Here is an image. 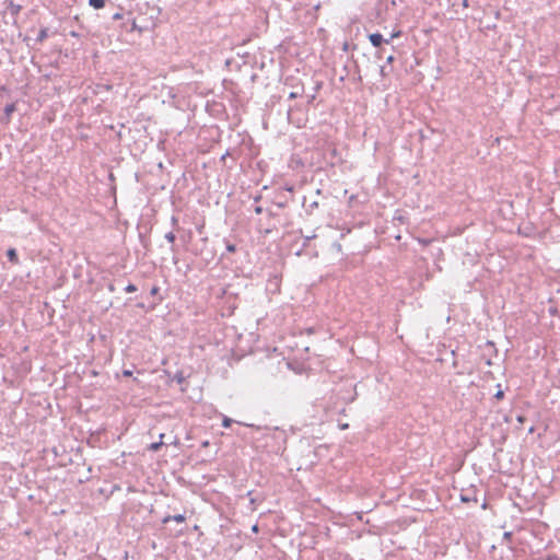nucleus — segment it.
<instances>
[{
	"instance_id": "1",
	"label": "nucleus",
	"mask_w": 560,
	"mask_h": 560,
	"mask_svg": "<svg viewBox=\"0 0 560 560\" xmlns=\"http://www.w3.org/2000/svg\"><path fill=\"white\" fill-rule=\"evenodd\" d=\"M369 39L374 47H380L383 44V42L388 43V40H384L383 36L380 33L371 34L369 36Z\"/></svg>"
},
{
	"instance_id": "2",
	"label": "nucleus",
	"mask_w": 560,
	"mask_h": 560,
	"mask_svg": "<svg viewBox=\"0 0 560 560\" xmlns=\"http://www.w3.org/2000/svg\"><path fill=\"white\" fill-rule=\"evenodd\" d=\"M186 517L183 514H177L174 516H166L163 518V523H168L170 521H175L176 523H184Z\"/></svg>"
},
{
	"instance_id": "3",
	"label": "nucleus",
	"mask_w": 560,
	"mask_h": 560,
	"mask_svg": "<svg viewBox=\"0 0 560 560\" xmlns=\"http://www.w3.org/2000/svg\"><path fill=\"white\" fill-rule=\"evenodd\" d=\"M7 257L12 264H19V257L15 248H9L7 250Z\"/></svg>"
},
{
	"instance_id": "4",
	"label": "nucleus",
	"mask_w": 560,
	"mask_h": 560,
	"mask_svg": "<svg viewBox=\"0 0 560 560\" xmlns=\"http://www.w3.org/2000/svg\"><path fill=\"white\" fill-rule=\"evenodd\" d=\"M106 0H89V4L94 9H103L105 7Z\"/></svg>"
},
{
	"instance_id": "5",
	"label": "nucleus",
	"mask_w": 560,
	"mask_h": 560,
	"mask_svg": "<svg viewBox=\"0 0 560 560\" xmlns=\"http://www.w3.org/2000/svg\"><path fill=\"white\" fill-rule=\"evenodd\" d=\"M161 445H162V442L152 443V444H150L149 450L156 452L161 447Z\"/></svg>"
},
{
	"instance_id": "6",
	"label": "nucleus",
	"mask_w": 560,
	"mask_h": 560,
	"mask_svg": "<svg viewBox=\"0 0 560 560\" xmlns=\"http://www.w3.org/2000/svg\"><path fill=\"white\" fill-rule=\"evenodd\" d=\"M232 424V419L228 418V417H224L223 420H222V425L224 428H230Z\"/></svg>"
},
{
	"instance_id": "7",
	"label": "nucleus",
	"mask_w": 560,
	"mask_h": 560,
	"mask_svg": "<svg viewBox=\"0 0 560 560\" xmlns=\"http://www.w3.org/2000/svg\"><path fill=\"white\" fill-rule=\"evenodd\" d=\"M226 250L229 253H235L236 252V246L234 244H228Z\"/></svg>"
},
{
	"instance_id": "8",
	"label": "nucleus",
	"mask_w": 560,
	"mask_h": 560,
	"mask_svg": "<svg viewBox=\"0 0 560 560\" xmlns=\"http://www.w3.org/2000/svg\"><path fill=\"white\" fill-rule=\"evenodd\" d=\"M136 290H137V288L133 284H129L126 288V292H129V293L135 292Z\"/></svg>"
},
{
	"instance_id": "9",
	"label": "nucleus",
	"mask_w": 560,
	"mask_h": 560,
	"mask_svg": "<svg viewBox=\"0 0 560 560\" xmlns=\"http://www.w3.org/2000/svg\"><path fill=\"white\" fill-rule=\"evenodd\" d=\"M122 375H124L125 377H130V376H132V371H130V370H124V371H122Z\"/></svg>"
},
{
	"instance_id": "10",
	"label": "nucleus",
	"mask_w": 560,
	"mask_h": 560,
	"mask_svg": "<svg viewBox=\"0 0 560 560\" xmlns=\"http://www.w3.org/2000/svg\"><path fill=\"white\" fill-rule=\"evenodd\" d=\"M400 35H401V32L400 31H396V32L392 33L390 38L394 39V38L399 37Z\"/></svg>"
},
{
	"instance_id": "11",
	"label": "nucleus",
	"mask_w": 560,
	"mask_h": 560,
	"mask_svg": "<svg viewBox=\"0 0 560 560\" xmlns=\"http://www.w3.org/2000/svg\"><path fill=\"white\" fill-rule=\"evenodd\" d=\"M497 399H502L504 397V393L502 390H499L495 396Z\"/></svg>"
},
{
	"instance_id": "12",
	"label": "nucleus",
	"mask_w": 560,
	"mask_h": 560,
	"mask_svg": "<svg viewBox=\"0 0 560 560\" xmlns=\"http://www.w3.org/2000/svg\"><path fill=\"white\" fill-rule=\"evenodd\" d=\"M158 292H159V287H153V288L151 289V294H152V295H155Z\"/></svg>"
},
{
	"instance_id": "13",
	"label": "nucleus",
	"mask_w": 560,
	"mask_h": 560,
	"mask_svg": "<svg viewBox=\"0 0 560 560\" xmlns=\"http://www.w3.org/2000/svg\"><path fill=\"white\" fill-rule=\"evenodd\" d=\"M524 421H525V417L524 416H518L517 417V422L518 423H524Z\"/></svg>"
},
{
	"instance_id": "14",
	"label": "nucleus",
	"mask_w": 560,
	"mask_h": 560,
	"mask_svg": "<svg viewBox=\"0 0 560 560\" xmlns=\"http://www.w3.org/2000/svg\"><path fill=\"white\" fill-rule=\"evenodd\" d=\"M166 237H167V240H168V241H171V242H173V241H174V238H175L174 234H172V233H170L168 235H166Z\"/></svg>"
},
{
	"instance_id": "15",
	"label": "nucleus",
	"mask_w": 560,
	"mask_h": 560,
	"mask_svg": "<svg viewBox=\"0 0 560 560\" xmlns=\"http://www.w3.org/2000/svg\"><path fill=\"white\" fill-rule=\"evenodd\" d=\"M13 109H14V107H13V106H8V107H7V112H8V113L13 112Z\"/></svg>"
},
{
	"instance_id": "16",
	"label": "nucleus",
	"mask_w": 560,
	"mask_h": 560,
	"mask_svg": "<svg viewBox=\"0 0 560 560\" xmlns=\"http://www.w3.org/2000/svg\"><path fill=\"white\" fill-rule=\"evenodd\" d=\"M348 424H342L341 429H347Z\"/></svg>"
},
{
	"instance_id": "17",
	"label": "nucleus",
	"mask_w": 560,
	"mask_h": 560,
	"mask_svg": "<svg viewBox=\"0 0 560 560\" xmlns=\"http://www.w3.org/2000/svg\"><path fill=\"white\" fill-rule=\"evenodd\" d=\"M387 60H388V62L393 61V57H392V56H390V57H388V59H387Z\"/></svg>"
}]
</instances>
